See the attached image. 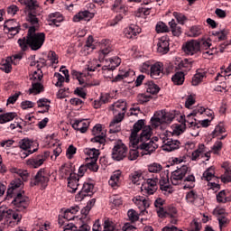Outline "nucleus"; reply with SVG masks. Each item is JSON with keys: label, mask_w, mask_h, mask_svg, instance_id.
Segmentation results:
<instances>
[{"label": "nucleus", "mask_w": 231, "mask_h": 231, "mask_svg": "<svg viewBox=\"0 0 231 231\" xmlns=\"http://www.w3.org/2000/svg\"><path fill=\"white\" fill-rule=\"evenodd\" d=\"M152 79H162L163 77V64L162 62L153 63L150 70Z\"/></svg>", "instance_id": "nucleus-23"}, {"label": "nucleus", "mask_w": 231, "mask_h": 231, "mask_svg": "<svg viewBox=\"0 0 231 231\" xmlns=\"http://www.w3.org/2000/svg\"><path fill=\"white\" fill-rule=\"evenodd\" d=\"M182 51L190 57L196 55V53H199V42L191 40L184 42L182 44Z\"/></svg>", "instance_id": "nucleus-13"}, {"label": "nucleus", "mask_w": 231, "mask_h": 231, "mask_svg": "<svg viewBox=\"0 0 231 231\" xmlns=\"http://www.w3.org/2000/svg\"><path fill=\"white\" fill-rule=\"evenodd\" d=\"M212 35L217 37L218 41H226V36L228 35V30L223 29L219 32L216 31L212 32Z\"/></svg>", "instance_id": "nucleus-47"}, {"label": "nucleus", "mask_w": 231, "mask_h": 231, "mask_svg": "<svg viewBox=\"0 0 231 231\" xmlns=\"http://www.w3.org/2000/svg\"><path fill=\"white\" fill-rule=\"evenodd\" d=\"M127 216L132 223H134L135 221H138V219H140L138 213H136L134 209H129L127 212Z\"/></svg>", "instance_id": "nucleus-58"}, {"label": "nucleus", "mask_w": 231, "mask_h": 231, "mask_svg": "<svg viewBox=\"0 0 231 231\" xmlns=\"http://www.w3.org/2000/svg\"><path fill=\"white\" fill-rule=\"evenodd\" d=\"M193 62L194 61H192V60L184 59L181 61H180L179 68H180V69H183V68L185 69H190L192 68Z\"/></svg>", "instance_id": "nucleus-52"}, {"label": "nucleus", "mask_w": 231, "mask_h": 231, "mask_svg": "<svg viewBox=\"0 0 231 231\" xmlns=\"http://www.w3.org/2000/svg\"><path fill=\"white\" fill-rule=\"evenodd\" d=\"M143 179L141 171H134L129 175V180L134 185H140V181Z\"/></svg>", "instance_id": "nucleus-39"}, {"label": "nucleus", "mask_w": 231, "mask_h": 231, "mask_svg": "<svg viewBox=\"0 0 231 231\" xmlns=\"http://www.w3.org/2000/svg\"><path fill=\"white\" fill-rule=\"evenodd\" d=\"M73 129L76 131H80L81 133H86L89 127V121L86 119L75 120L71 123Z\"/></svg>", "instance_id": "nucleus-26"}, {"label": "nucleus", "mask_w": 231, "mask_h": 231, "mask_svg": "<svg viewBox=\"0 0 231 231\" xmlns=\"http://www.w3.org/2000/svg\"><path fill=\"white\" fill-rule=\"evenodd\" d=\"M95 17V14L88 10L80 11L73 17L74 23H80V21H91Z\"/></svg>", "instance_id": "nucleus-24"}, {"label": "nucleus", "mask_w": 231, "mask_h": 231, "mask_svg": "<svg viewBox=\"0 0 231 231\" xmlns=\"http://www.w3.org/2000/svg\"><path fill=\"white\" fill-rule=\"evenodd\" d=\"M133 201L136 207L140 209L141 212H143V210H147L149 207L152 204V201L149 198L138 196L133 199Z\"/></svg>", "instance_id": "nucleus-18"}, {"label": "nucleus", "mask_w": 231, "mask_h": 231, "mask_svg": "<svg viewBox=\"0 0 231 231\" xmlns=\"http://www.w3.org/2000/svg\"><path fill=\"white\" fill-rule=\"evenodd\" d=\"M83 152L88 156L86 162L90 161L88 166L93 172H97L98 171V164H97V162H98V156H100V150L97 148H85Z\"/></svg>", "instance_id": "nucleus-7"}, {"label": "nucleus", "mask_w": 231, "mask_h": 231, "mask_svg": "<svg viewBox=\"0 0 231 231\" xmlns=\"http://www.w3.org/2000/svg\"><path fill=\"white\" fill-rule=\"evenodd\" d=\"M24 183L19 179L11 181L6 191V201H11V205L17 207L19 210H26L30 207V198L26 196L24 191Z\"/></svg>", "instance_id": "nucleus-2"}, {"label": "nucleus", "mask_w": 231, "mask_h": 231, "mask_svg": "<svg viewBox=\"0 0 231 231\" xmlns=\"http://www.w3.org/2000/svg\"><path fill=\"white\" fill-rule=\"evenodd\" d=\"M162 149L163 151H167V152H171V151H176L180 149V145L181 143L178 140L171 139L166 136V139L163 141Z\"/></svg>", "instance_id": "nucleus-20"}, {"label": "nucleus", "mask_w": 231, "mask_h": 231, "mask_svg": "<svg viewBox=\"0 0 231 231\" xmlns=\"http://www.w3.org/2000/svg\"><path fill=\"white\" fill-rule=\"evenodd\" d=\"M50 181V174L46 171V169L41 168L36 173L34 179L31 181L32 187L41 186L42 189L48 187Z\"/></svg>", "instance_id": "nucleus-9"}, {"label": "nucleus", "mask_w": 231, "mask_h": 231, "mask_svg": "<svg viewBox=\"0 0 231 231\" xmlns=\"http://www.w3.org/2000/svg\"><path fill=\"white\" fill-rule=\"evenodd\" d=\"M32 145H33V141L28 138H23L18 143V147L24 151L21 152V158H28L30 154L37 152V148L32 150Z\"/></svg>", "instance_id": "nucleus-11"}, {"label": "nucleus", "mask_w": 231, "mask_h": 231, "mask_svg": "<svg viewBox=\"0 0 231 231\" xmlns=\"http://www.w3.org/2000/svg\"><path fill=\"white\" fill-rule=\"evenodd\" d=\"M120 131H122L121 125L112 121L109 125V133L111 134H116V133H120Z\"/></svg>", "instance_id": "nucleus-50"}, {"label": "nucleus", "mask_w": 231, "mask_h": 231, "mask_svg": "<svg viewBox=\"0 0 231 231\" xmlns=\"http://www.w3.org/2000/svg\"><path fill=\"white\" fill-rule=\"evenodd\" d=\"M20 4L25 6V12H37L39 8V2L37 0H18Z\"/></svg>", "instance_id": "nucleus-25"}, {"label": "nucleus", "mask_w": 231, "mask_h": 231, "mask_svg": "<svg viewBox=\"0 0 231 231\" xmlns=\"http://www.w3.org/2000/svg\"><path fill=\"white\" fill-rule=\"evenodd\" d=\"M198 110L195 108L191 113H189L187 116L185 115L180 116L178 119L180 124H186V128L189 129L190 131H195V133H190L191 136H199V129L201 128V125L198 123L196 119L192 116H197Z\"/></svg>", "instance_id": "nucleus-5"}, {"label": "nucleus", "mask_w": 231, "mask_h": 231, "mask_svg": "<svg viewBox=\"0 0 231 231\" xmlns=\"http://www.w3.org/2000/svg\"><path fill=\"white\" fill-rule=\"evenodd\" d=\"M217 219H218L220 230L222 228L226 227V225H228V218H226L225 216H220V217H217Z\"/></svg>", "instance_id": "nucleus-62"}, {"label": "nucleus", "mask_w": 231, "mask_h": 231, "mask_svg": "<svg viewBox=\"0 0 231 231\" xmlns=\"http://www.w3.org/2000/svg\"><path fill=\"white\" fill-rule=\"evenodd\" d=\"M187 129V124H176L172 125V136H180V134H183L185 130Z\"/></svg>", "instance_id": "nucleus-34"}, {"label": "nucleus", "mask_w": 231, "mask_h": 231, "mask_svg": "<svg viewBox=\"0 0 231 231\" xmlns=\"http://www.w3.org/2000/svg\"><path fill=\"white\" fill-rule=\"evenodd\" d=\"M217 201L218 203H227V201H230V198L226 197V190L223 189L217 194Z\"/></svg>", "instance_id": "nucleus-49"}, {"label": "nucleus", "mask_w": 231, "mask_h": 231, "mask_svg": "<svg viewBox=\"0 0 231 231\" xmlns=\"http://www.w3.org/2000/svg\"><path fill=\"white\" fill-rule=\"evenodd\" d=\"M47 21L49 23V26H56L59 28V26H60V23L64 21V16L59 12L51 13L47 16Z\"/></svg>", "instance_id": "nucleus-19"}, {"label": "nucleus", "mask_w": 231, "mask_h": 231, "mask_svg": "<svg viewBox=\"0 0 231 231\" xmlns=\"http://www.w3.org/2000/svg\"><path fill=\"white\" fill-rule=\"evenodd\" d=\"M122 176V173L120 171H116L108 180V185L112 187V189H116L118 187H120V178Z\"/></svg>", "instance_id": "nucleus-30"}, {"label": "nucleus", "mask_w": 231, "mask_h": 231, "mask_svg": "<svg viewBox=\"0 0 231 231\" xmlns=\"http://www.w3.org/2000/svg\"><path fill=\"white\" fill-rule=\"evenodd\" d=\"M223 133H226V128H225V125L223 123H219L212 132V136L213 138H216V136H219L220 134H223Z\"/></svg>", "instance_id": "nucleus-43"}, {"label": "nucleus", "mask_w": 231, "mask_h": 231, "mask_svg": "<svg viewBox=\"0 0 231 231\" xmlns=\"http://www.w3.org/2000/svg\"><path fill=\"white\" fill-rule=\"evenodd\" d=\"M169 26L171 28V33L174 37H180L181 35V27L178 26L176 20L172 19L169 22Z\"/></svg>", "instance_id": "nucleus-38"}, {"label": "nucleus", "mask_w": 231, "mask_h": 231, "mask_svg": "<svg viewBox=\"0 0 231 231\" xmlns=\"http://www.w3.org/2000/svg\"><path fill=\"white\" fill-rule=\"evenodd\" d=\"M14 208L15 210H6L7 219H14L16 221L17 225H19V222L23 219V214H26V212H28V208H25L24 210H20L18 207L14 206Z\"/></svg>", "instance_id": "nucleus-16"}, {"label": "nucleus", "mask_w": 231, "mask_h": 231, "mask_svg": "<svg viewBox=\"0 0 231 231\" xmlns=\"http://www.w3.org/2000/svg\"><path fill=\"white\" fill-rule=\"evenodd\" d=\"M39 30L35 26L28 29L27 36L18 39V44L23 51L31 48L32 51L41 50L46 42V33L37 32Z\"/></svg>", "instance_id": "nucleus-3"}, {"label": "nucleus", "mask_w": 231, "mask_h": 231, "mask_svg": "<svg viewBox=\"0 0 231 231\" xmlns=\"http://www.w3.org/2000/svg\"><path fill=\"white\" fill-rule=\"evenodd\" d=\"M187 172H189V167L187 165L177 166V170L171 172V176L172 185H178L185 178Z\"/></svg>", "instance_id": "nucleus-12"}, {"label": "nucleus", "mask_w": 231, "mask_h": 231, "mask_svg": "<svg viewBox=\"0 0 231 231\" xmlns=\"http://www.w3.org/2000/svg\"><path fill=\"white\" fill-rule=\"evenodd\" d=\"M124 33L126 39H134L136 35H140V33H142V28L136 24H130L124 30Z\"/></svg>", "instance_id": "nucleus-21"}, {"label": "nucleus", "mask_w": 231, "mask_h": 231, "mask_svg": "<svg viewBox=\"0 0 231 231\" xmlns=\"http://www.w3.org/2000/svg\"><path fill=\"white\" fill-rule=\"evenodd\" d=\"M92 134L95 135L91 142L104 145L106 143V135L102 133V125H96L92 129Z\"/></svg>", "instance_id": "nucleus-15"}, {"label": "nucleus", "mask_w": 231, "mask_h": 231, "mask_svg": "<svg viewBox=\"0 0 231 231\" xmlns=\"http://www.w3.org/2000/svg\"><path fill=\"white\" fill-rule=\"evenodd\" d=\"M165 122L163 119V116H162V118L160 117H152L151 118V125L152 127H159V125L162 123Z\"/></svg>", "instance_id": "nucleus-60"}, {"label": "nucleus", "mask_w": 231, "mask_h": 231, "mask_svg": "<svg viewBox=\"0 0 231 231\" xmlns=\"http://www.w3.org/2000/svg\"><path fill=\"white\" fill-rule=\"evenodd\" d=\"M198 199V193L194 190H190L186 195V200L188 203H194Z\"/></svg>", "instance_id": "nucleus-56"}, {"label": "nucleus", "mask_w": 231, "mask_h": 231, "mask_svg": "<svg viewBox=\"0 0 231 231\" xmlns=\"http://www.w3.org/2000/svg\"><path fill=\"white\" fill-rule=\"evenodd\" d=\"M79 210H80V208H79V206H75V207H72L69 209H67L64 214H65V217L67 220H71L73 219L75 217H69V214H77V212H79Z\"/></svg>", "instance_id": "nucleus-54"}, {"label": "nucleus", "mask_w": 231, "mask_h": 231, "mask_svg": "<svg viewBox=\"0 0 231 231\" xmlns=\"http://www.w3.org/2000/svg\"><path fill=\"white\" fill-rule=\"evenodd\" d=\"M153 64L154 63H152V61H151V60L145 61L141 68V71L143 73H148V74L151 73V69H152Z\"/></svg>", "instance_id": "nucleus-57"}, {"label": "nucleus", "mask_w": 231, "mask_h": 231, "mask_svg": "<svg viewBox=\"0 0 231 231\" xmlns=\"http://www.w3.org/2000/svg\"><path fill=\"white\" fill-rule=\"evenodd\" d=\"M95 203H97V199H90L87 203V206L81 209L82 216H88V214H89V211L91 210V208H93V207H95Z\"/></svg>", "instance_id": "nucleus-44"}, {"label": "nucleus", "mask_w": 231, "mask_h": 231, "mask_svg": "<svg viewBox=\"0 0 231 231\" xmlns=\"http://www.w3.org/2000/svg\"><path fill=\"white\" fill-rule=\"evenodd\" d=\"M112 10L119 14L113 19L110 23L111 26H116V24H118V23H120V21L124 19V15L127 14V7L125 6V5H124V2H122V0H116L114 2Z\"/></svg>", "instance_id": "nucleus-8"}, {"label": "nucleus", "mask_w": 231, "mask_h": 231, "mask_svg": "<svg viewBox=\"0 0 231 231\" xmlns=\"http://www.w3.org/2000/svg\"><path fill=\"white\" fill-rule=\"evenodd\" d=\"M106 43L101 44L99 59H101L102 60H104V59H106V57H107V55H109L111 51H113V47L111 46V44H109V41H106Z\"/></svg>", "instance_id": "nucleus-31"}, {"label": "nucleus", "mask_w": 231, "mask_h": 231, "mask_svg": "<svg viewBox=\"0 0 231 231\" xmlns=\"http://www.w3.org/2000/svg\"><path fill=\"white\" fill-rule=\"evenodd\" d=\"M171 80L175 86H183V82H185V73L183 72H176L172 78Z\"/></svg>", "instance_id": "nucleus-36"}, {"label": "nucleus", "mask_w": 231, "mask_h": 231, "mask_svg": "<svg viewBox=\"0 0 231 231\" xmlns=\"http://www.w3.org/2000/svg\"><path fill=\"white\" fill-rule=\"evenodd\" d=\"M180 116V112L176 110H172L171 112H168L162 116V118L166 124L174 120V118H178Z\"/></svg>", "instance_id": "nucleus-41"}, {"label": "nucleus", "mask_w": 231, "mask_h": 231, "mask_svg": "<svg viewBox=\"0 0 231 231\" xmlns=\"http://www.w3.org/2000/svg\"><path fill=\"white\" fill-rule=\"evenodd\" d=\"M169 46H170L169 36L161 37L157 43L158 53H161L162 55H165L166 53H169V51H170Z\"/></svg>", "instance_id": "nucleus-22"}, {"label": "nucleus", "mask_w": 231, "mask_h": 231, "mask_svg": "<svg viewBox=\"0 0 231 231\" xmlns=\"http://www.w3.org/2000/svg\"><path fill=\"white\" fill-rule=\"evenodd\" d=\"M173 15L180 24H185V21H187V16H185V14L174 12Z\"/></svg>", "instance_id": "nucleus-59"}, {"label": "nucleus", "mask_w": 231, "mask_h": 231, "mask_svg": "<svg viewBox=\"0 0 231 231\" xmlns=\"http://www.w3.org/2000/svg\"><path fill=\"white\" fill-rule=\"evenodd\" d=\"M27 21L39 30V18H37V11L27 13Z\"/></svg>", "instance_id": "nucleus-37"}, {"label": "nucleus", "mask_w": 231, "mask_h": 231, "mask_svg": "<svg viewBox=\"0 0 231 231\" xmlns=\"http://www.w3.org/2000/svg\"><path fill=\"white\" fill-rule=\"evenodd\" d=\"M5 30H7L13 37H15L17 33L21 31V25L17 24V26H10V25H5L4 26Z\"/></svg>", "instance_id": "nucleus-51"}, {"label": "nucleus", "mask_w": 231, "mask_h": 231, "mask_svg": "<svg viewBox=\"0 0 231 231\" xmlns=\"http://www.w3.org/2000/svg\"><path fill=\"white\" fill-rule=\"evenodd\" d=\"M152 136V128L151 125H145V120L140 119L134 123L130 135V145L133 149L143 151V154H152L158 144L151 140Z\"/></svg>", "instance_id": "nucleus-1"}, {"label": "nucleus", "mask_w": 231, "mask_h": 231, "mask_svg": "<svg viewBox=\"0 0 231 231\" xmlns=\"http://www.w3.org/2000/svg\"><path fill=\"white\" fill-rule=\"evenodd\" d=\"M214 174H216V171H214V167L211 166L204 171L202 178L206 181H210L212 178H216Z\"/></svg>", "instance_id": "nucleus-42"}, {"label": "nucleus", "mask_w": 231, "mask_h": 231, "mask_svg": "<svg viewBox=\"0 0 231 231\" xmlns=\"http://www.w3.org/2000/svg\"><path fill=\"white\" fill-rule=\"evenodd\" d=\"M207 77V72L203 69H198L197 73L193 76L191 84L192 86H199L203 81V79Z\"/></svg>", "instance_id": "nucleus-32"}, {"label": "nucleus", "mask_w": 231, "mask_h": 231, "mask_svg": "<svg viewBox=\"0 0 231 231\" xmlns=\"http://www.w3.org/2000/svg\"><path fill=\"white\" fill-rule=\"evenodd\" d=\"M140 104H147L152 98V96L146 95V94H141L138 96Z\"/></svg>", "instance_id": "nucleus-63"}, {"label": "nucleus", "mask_w": 231, "mask_h": 231, "mask_svg": "<svg viewBox=\"0 0 231 231\" xmlns=\"http://www.w3.org/2000/svg\"><path fill=\"white\" fill-rule=\"evenodd\" d=\"M125 156H127V146L120 141L115 144L112 150V159L116 162H122Z\"/></svg>", "instance_id": "nucleus-10"}, {"label": "nucleus", "mask_w": 231, "mask_h": 231, "mask_svg": "<svg viewBox=\"0 0 231 231\" xmlns=\"http://www.w3.org/2000/svg\"><path fill=\"white\" fill-rule=\"evenodd\" d=\"M107 60H109L110 62V64L108 65V69H110L111 71H114V69H116V68H118V66H120V64L122 63V60L119 57H114L108 60H106V62Z\"/></svg>", "instance_id": "nucleus-40"}, {"label": "nucleus", "mask_w": 231, "mask_h": 231, "mask_svg": "<svg viewBox=\"0 0 231 231\" xmlns=\"http://www.w3.org/2000/svg\"><path fill=\"white\" fill-rule=\"evenodd\" d=\"M36 104L40 109H44V111H38V113H41L42 115L48 113V111H50V107H51V106H50L51 101L46 97L40 98Z\"/></svg>", "instance_id": "nucleus-28"}, {"label": "nucleus", "mask_w": 231, "mask_h": 231, "mask_svg": "<svg viewBox=\"0 0 231 231\" xmlns=\"http://www.w3.org/2000/svg\"><path fill=\"white\" fill-rule=\"evenodd\" d=\"M103 231H115V222L109 218H104Z\"/></svg>", "instance_id": "nucleus-45"}, {"label": "nucleus", "mask_w": 231, "mask_h": 231, "mask_svg": "<svg viewBox=\"0 0 231 231\" xmlns=\"http://www.w3.org/2000/svg\"><path fill=\"white\" fill-rule=\"evenodd\" d=\"M160 212L161 216L159 217H171V223L172 225H176V223H178V219H176V217H178V209L176 207L170 205L164 208V209H161Z\"/></svg>", "instance_id": "nucleus-14"}, {"label": "nucleus", "mask_w": 231, "mask_h": 231, "mask_svg": "<svg viewBox=\"0 0 231 231\" xmlns=\"http://www.w3.org/2000/svg\"><path fill=\"white\" fill-rule=\"evenodd\" d=\"M195 109L197 110L198 115H203V113H205L207 116H214V111L208 108H205L203 106H198Z\"/></svg>", "instance_id": "nucleus-55"}, {"label": "nucleus", "mask_w": 231, "mask_h": 231, "mask_svg": "<svg viewBox=\"0 0 231 231\" xmlns=\"http://www.w3.org/2000/svg\"><path fill=\"white\" fill-rule=\"evenodd\" d=\"M162 169L163 167L162 164L158 162H153L148 166L149 173L147 174L148 179L144 180L142 184L141 190L143 194H148V196H152L158 190V175L162 172Z\"/></svg>", "instance_id": "nucleus-4"}, {"label": "nucleus", "mask_w": 231, "mask_h": 231, "mask_svg": "<svg viewBox=\"0 0 231 231\" xmlns=\"http://www.w3.org/2000/svg\"><path fill=\"white\" fill-rule=\"evenodd\" d=\"M17 116V113L15 112H7L0 115V124H8V122H12Z\"/></svg>", "instance_id": "nucleus-35"}, {"label": "nucleus", "mask_w": 231, "mask_h": 231, "mask_svg": "<svg viewBox=\"0 0 231 231\" xmlns=\"http://www.w3.org/2000/svg\"><path fill=\"white\" fill-rule=\"evenodd\" d=\"M94 189L95 185L93 183L85 182L81 190L76 195L77 199L82 201L87 196H93Z\"/></svg>", "instance_id": "nucleus-17"}, {"label": "nucleus", "mask_w": 231, "mask_h": 231, "mask_svg": "<svg viewBox=\"0 0 231 231\" xmlns=\"http://www.w3.org/2000/svg\"><path fill=\"white\" fill-rule=\"evenodd\" d=\"M44 163V160L42 156L36 155L29 160H27V165L31 167V169H39Z\"/></svg>", "instance_id": "nucleus-29"}, {"label": "nucleus", "mask_w": 231, "mask_h": 231, "mask_svg": "<svg viewBox=\"0 0 231 231\" xmlns=\"http://www.w3.org/2000/svg\"><path fill=\"white\" fill-rule=\"evenodd\" d=\"M164 205H165V199L162 198H158L154 201V207L155 208H157V214L159 217L161 216V209L165 210V208H163Z\"/></svg>", "instance_id": "nucleus-48"}, {"label": "nucleus", "mask_w": 231, "mask_h": 231, "mask_svg": "<svg viewBox=\"0 0 231 231\" xmlns=\"http://www.w3.org/2000/svg\"><path fill=\"white\" fill-rule=\"evenodd\" d=\"M110 109H112V111L114 113H126V111H127V102L120 99V100L116 101V103H114L110 106Z\"/></svg>", "instance_id": "nucleus-27"}, {"label": "nucleus", "mask_w": 231, "mask_h": 231, "mask_svg": "<svg viewBox=\"0 0 231 231\" xmlns=\"http://www.w3.org/2000/svg\"><path fill=\"white\" fill-rule=\"evenodd\" d=\"M144 88L146 89V93H150V95H158V93H160V87L152 81L145 82Z\"/></svg>", "instance_id": "nucleus-33"}, {"label": "nucleus", "mask_w": 231, "mask_h": 231, "mask_svg": "<svg viewBox=\"0 0 231 231\" xmlns=\"http://www.w3.org/2000/svg\"><path fill=\"white\" fill-rule=\"evenodd\" d=\"M155 30L157 33H164L169 32V26H167V24H165V23L163 22H159L156 24Z\"/></svg>", "instance_id": "nucleus-53"}, {"label": "nucleus", "mask_w": 231, "mask_h": 231, "mask_svg": "<svg viewBox=\"0 0 231 231\" xmlns=\"http://www.w3.org/2000/svg\"><path fill=\"white\" fill-rule=\"evenodd\" d=\"M202 32H203V29H201V26L195 25L190 28L189 36V37H199V35H201Z\"/></svg>", "instance_id": "nucleus-46"}, {"label": "nucleus", "mask_w": 231, "mask_h": 231, "mask_svg": "<svg viewBox=\"0 0 231 231\" xmlns=\"http://www.w3.org/2000/svg\"><path fill=\"white\" fill-rule=\"evenodd\" d=\"M48 58L50 60H51L52 64H59V56H57V53L53 51H51L48 53Z\"/></svg>", "instance_id": "nucleus-64"}, {"label": "nucleus", "mask_w": 231, "mask_h": 231, "mask_svg": "<svg viewBox=\"0 0 231 231\" xmlns=\"http://www.w3.org/2000/svg\"><path fill=\"white\" fill-rule=\"evenodd\" d=\"M42 70L41 69H38L36 71L33 72V74L31 77L32 82V88L29 89L30 95H39V93H42L44 91V86L41 84V80H42Z\"/></svg>", "instance_id": "nucleus-6"}, {"label": "nucleus", "mask_w": 231, "mask_h": 231, "mask_svg": "<svg viewBox=\"0 0 231 231\" xmlns=\"http://www.w3.org/2000/svg\"><path fill=\"white\" fill-rule=\"evenodd\" d=\"M99 100L101 101V104H109V102L113 100V97H111V95L106 93L100 95Z\"/></svg>", "instance_id": "nucleus-61"}]
</instances>
